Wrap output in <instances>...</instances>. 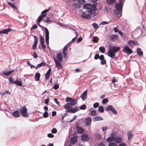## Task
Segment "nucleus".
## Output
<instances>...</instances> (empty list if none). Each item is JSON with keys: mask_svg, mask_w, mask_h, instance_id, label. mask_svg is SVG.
Here are the masks:
<instances>
[{"mask_svg": "<svg viewBox=\"0 0 146 146\" xmlns=\"http://www.w3.org/2000/svg\"><path fill=\"white\" fill-rule=\"evenodd\" d=\"M124 1H120L115 5V10L114 11V13L119 17H121L122 15V8Z\"/></svg>", "mask_w": 146, "mask_h": 146, "instance_id": "nucleus-1", "label": "nucleus"}, {"mask_svg": "<svg viewBox=\"0 0 146 146\" xmlns=\"http://www.w3.org/2000/svg\"><path fill=\"white\" fill-rule=\"evenodd\" d=\"M83 8L88 10L86 11L88 12L89 14H92L93 15L95 16L96 7L95 5L92 6L90 4L87 3L84 5Z\"/></svg>", "mask_w": 146, "mask_h": 146, "instance_id": "nucleus-2", "label": "nucleus"}, {"mask_svg": "<svg viewBox=\"0 0 146 146\" xmlns=\"http://www.w3.org/2000/svg\"><path fill=\"white\" fill-rule=\"evenodd\" d=\"M120 49L119 47H116L115 46H112L109 48V50L107 52V55L112 58L115 57V54Z\"/></svg>", "mask_w": 146, "mask_h": 146, "instance_id": "nucleus-3", "label": "nucleus"}, {"mask_svg": "<svg viewBox=\"0 0 146 146\" xmlns=\"http://www.w3.org/2000/svg\"><path fill=\"white\" fill-rule=\"evenodd\" d=\"M19 112L23 117H29V115L27 111V109L25 106H24L21 108Z\"/></svg>", "mask_w": 146, "mask_h": 146, "instance_id": "nucleus-4", "label": "nucleus"}, {"mask_svg": "<svg viewBox=\"0 0 146 146\" xmlns=\"http://www.w3.org/2000/svg\"><path fill=\"white\" fill-rule=\"evenodd\" d=\"M50 8H49L48 9H45L42 12L41 14L42 15L39 16L38 18L37 23H39L41 22L43 18L45 17L46 16V13L48 12L50 10Z\"/></svg>", "mask_w": 146, "mask_h": 146, "instance_id": "nucleus-5", "label": "nucleus"}, {"mask_svg": "<svg viewBox=\"0 0 146 146\" xmlns=\"http://www.w3.org/2000/svg\"><path fill=\"white\" fill-rule=\"evenodd\" d=\"M44 29H45V38L46 42L47 44H48L49 39V32L48 29L46 27H44Z\"/></svg>", "mask_w": 146, "mask_h": 146, "instance_id": "nucleus-6", "label": "nucleus"}, {"mask_svg": "<svg viewBox=\"0 0 146 146\" xmlns=\"http://www.w3.org/2000/svg\"><path fill=\"white\" fill-rule=\"evenodd\" d=\"M129 46L131 47H133L134 45H138L139 44L137 41L134 40H130L127 42Z\"/></svg>", "mask_w": 146, "mask_h": 146, "instance_id": "nucleus-7", "label": "nucleus"}, {"mask_svg": "<svg viewBox=\"0 0 146 146\" xmlns=\"http://www.w3.org/2000/svg\"><path fill=\"white\" fill-rule=\"evenodd\" d=\"M125 52L127 54H131L132 53V50L127 46H125L123 47Z\"/></svg>", "mask_w": 146, "mask_h": 146, "instance_id": "nucleus-8", "label": "nucleus"}, {"mask_svg": "<svg viewBox=\"0 0 146 146\" xmlns=\"http://www.w3.org/2000/svg\"><path fill=\"white\" fill-rule=\"evenodd\" d=\"M106 110L107 111H111L114 113L115 114H117V112L111 106H109L106 108Z\"/></svg>", "mask_w": 146, "mask_h": 146, "instance_id": "nucleus-9", "label": "nucleus"}, {"mask_svg": "<svg viewBox=\"0 0 146 146\" xmlns=\"http://www.w3.org/2000/svg\"><path fill=\"white\" fill-rule=\"evenodd\" d=\"M92 121V119L90 117L86 118L85 119L84 122L85 125L87 126H88L91 125Z\"/></svg>", "mask_w": 146, "mask_h": 146, "instance_id": "nucleus-10", "label": "nucleus"}, {"mask_svg": "<svg viewBox=\"0 0 146 146\" xmlns=\"http://www.w3.org/2000/svg\"><path fill=\"white\" fill-rule=\"evenodd\" d=\"M53 59L56 64V67L59 69H62V67L61 63L59 62L54 57Z\"/></svg>", "mask_w": 146, "mask_h": 146, "instance_id": "nucleus-11", "label": "nucleus"}, {"mask_svg": "<svg viewBox=\"0 0 146 146\" xmlns=\"http://www.w3.org/2000/svg\"><path fill=\"white\" fill-rule=\"evenodd\" d=\"M66 101L67 102H70L72 103L73 104H74V105L76 104H77V101L75 99H72L69 97L67 98L66 99Z\"/></svg>", "mask_w": 146, "mask_h": 146, "instance_id": "nucleus-12", "label": "nucleus"}, {"mask_svg": "<svg viewBox=\"0 0 146 146\" xmlns=\"http://www.w3.org/2000/svg\"><path fill=\"white\" fill-rule=\"evenodd\" d=\"M78 137L74 136L71 138L70 139V143L74 145L75 144L77 141Z\"/></svg>", "mask_w": 146, "mask_h": 146, "instance_id": "nucleus-13", "label": "nucleus"}, {"mask_svg": "<svg viewBox=\"0 0 146 146\" xmlns=\"http://www.w3.org/2000/svg\"><path fill=\"white\" fill-rule=\"evenodd\" d=\"M11 31V29L9 28L7 29H4L0 31V34H8L9 32Z\"/></svg>", "mask_w": 146, "mask_h": 146, "instance_id": "nucleus-14", "label": "nucleus"}, {"mask_svg": "<svg viewBox=\"0 0 146 146\" xmlns=\"http://www.w3.org/2000/svg\"><path fill=\"white\" fill-rule=\"evenodd\" d=\"M109 38L113 41H115L118 39V36L116 35H112L109 36Z\"/></svg>", "mask_w": 146, "mask_h": 146, "instance_id": "nucleus-15", "label": "nucleus"}, {"mask_svg": "<svg viewBox=\"0 0 146 146\" xmlns=\"http://www.w3.org/2000/svg\"><path fill=\"white\" fill-rule=\"evenodd\" d=\"M74 105V104H73L71 102L66 104L64 105V108L66 109H69L70 108Z\"/></svg>", "mask_w": 146, "mask_h": 146, "instance_id": "nucleus-16", "label": "nucleus"}, {"mask_svg": "<svg viewBox=\"0 0 146 146\" xmlns=\"http://www.w3.org/2000/svg\"><path fill=\"white\" fill-rule=\"evenodd\" d=\"M87 90L84 91L81 95L80 97L83 100H85L87 98Z\"/></svg>", "mask_w": 146, "mask_h": 146, "instance_id": "nucleus-17", "label": "nucleus"}, {"mask_svg": "<svg viewBox=\"0 0 146 146\" xmlns=\"http://www.w3.org/2000/svg\"><path fill=\"white\" fill-rule=\"evenodd\" d=\"M35 41L34 44L33 45L32 48L33 49H35L36 48V45L38 42V40L37 37L35 36H33Z\"/></svg>", "mask_w": 146, "mask_h": 146, "instance_id": "nucleus-18", "label": "nucleus"}, {"mask_svg": "<svg viewBox=\"0 0 146 146\" xmlns=\"http://www.w3.org/2000/svg\"><path fill=\"white\" fill-rule=\"evenodd\" d=\"M82 14L81 15V17L82 18L87 19L90 18L91 17L89 14H87L84 11L82 12Z\"/></svg>", "mask_w": 146, "mask_h": 146, "instance_id": "nucleus-19", "label": "nucleus"}, {"mask_svg": "<svg viewBox=\"0 0 146 146\" xmlns=\"http://www.w3.org/2000/svg\"><path fill=\"white\" fill-rule=\"evenodd\" d=\"M68 110L67 111V112H71L72 113H74L78 110V108H70L69 109H67Z\"/></svg>", "mask_w": 146, "mask_h": 146, "instance_id": "nucleus-20", "label": "nucleus"}, {"mask_svg": "<svg viewBox=\"0 0 146 146\" xmlns=\"http://www.w3.org/2000/svg\"><path fill=\"white\" fill-rule=\"evenodd\" d=\"M14 71V70H11L9 71H4L3 72V74L6 76H8L10 75Z\"/></svg>", "mask_w": 146, "mask_h": 146, "instance_id": "nucleus-21", "label": "nucleus"}, {"mask_svg": "<svg viewBox=\"0 0 146 146\" xmlns=\"http://www.w3.org/2000/svg\"><path fill=\"white\" fill-rule=\"evenodd\" d=\"M122 138L120 137H116L115 138L114 141L116 143H119L122 142Z\"/></svg>", "mask_w": 146, "mask_h": 146, "instance_id": "nucleus-22", "label": "nucleus"}, {"mask_svg": "<svg viewBox=\"0 0 146 146\" xmlns=\"http://www.w3.org/2000/svg\"><path fill=\"white\" fill-rule=\"evenodd\" d=\"M57 58L60 62H62V55L61 53H58L57 54Z\"/></svg>", "mask_w": 146, "mask_h": 146, "instance_id": "nucleus-23", "label": "nucleus"}, {"mask_svg": "<svg viewBox=\"0 0 146 146\" xmlns=\"http://www.w3.org/2000/svg\"><path fill=\"white\" fill-rule=\"evenodd\" d=\"M81 139L83 141H87L89 139V138L88 135L84 134L82 136Z\"/></svg>", "mask_w": 146, "mask_h": 146, "instance_id": "nucleus-24", "label": "nucleus"}, {"mask_svg": "<svg viewBox=\"0 0 146 146\" xmlns=\"http://www.w3.org/2000/svg\"><path fill=\"white\" fill-rule=\"evenodd\" d=\"M14 84H15L19 86H22L21 81L20 79L19 80H16L14 82Z\"/></svg>", "mask_w": 146, "mask_h": 146, "instance_id": "nucleus-25", "label": "nucleus"}, {"mask_svg": "<svg viewBox=\"0 0 146 146\" xmlns=\"http://www.w3.org/2000/svg\"><path fill=\"white\" fill-rule=\"evenodd\" d=\"M45 65V63L44 62H42L39 64H38L36 66H33V68H35L36 69H38V68L42 67L43 66H44Z\"/></svg>", "mask_w": 146, "mask_h": 146, "instance_id": "nucleus-26", "label": "nucleus"}, {"mask_svg": "<svg viewBox=\"0 0 146 146\" xmlns=\"http://www.w3.org/2000/svg\"><path fill=\"white\" fill-rule=\"evenodd\" d=\"M76 129L77 132L79 133H84V129L81 127L77 126Z\"/></svg>", "mask_w": 146, "mask_h": 146, "instance_id": "nucleus-27", "label": "nucleus"}, {"mask_svg": "<svg viewBox=\"0 0 146 146\" xmlns=\"http://www.w3.org/2000/svg\"><path fill=\"white\" fill-rule=\"evenodd\" d=\"M13 115L15 117H19L20 115L18 111L16 110L13 113Z\"/></svg>", "mask_w": 146, "mask_h": 146, "instance_id": "nucleus-28", "label": "nucleus"}, {"mask_svg": "<svg viewBox=\"0 0 146 146\" xmlns=\"http://www.w3.org/2000/svg\"><path fill=\"white\" fill-rule=\"evenodd\" d=\"M40 76V74L39 73H37L36 74L35 76V79L36 81H38L39 80Z\"/></svg>", "mask_w": 146, "mask_h": 146, "instance_id": "nucleus-29", "label": "nucleus"}, {"mask_svg": "<svg viewBox=\"0 0 146 146\" xmlns=\"http://www.w3.org/2000/svg\"><path fill=\"white\" fill-rule=\"evenodd\" d=\"M127 134L128 139L130 140L131 137L133 136V135L131 131H128L127 133Z\"/></svg>", "mask_w": 146, "mask_h": 146, "instance_id": "nucleus-30", "label": "nucleus"}, {"mask_svg": "<svg viewBox=\"0 0 146 146\" xmlns=\"http://www.w3.org/2000/svg\"><path fill=\"white\" fill-rule=\"evenodd\" d=\"M103 119L100 116H97L94 118L93 120L94 121H99L102 120Z\"/></svg>", "mask_w": 146, "mask_h": 146, "instance_id": "nucleus-31", "label": "nucleus"}, {"mask_svg": "<svg viewBox=\"0 0 146 146\" xmlns=\"http://www.w3.org/2000/svg\"><path fill=\"white\" fill-rule=\"evenodd\" d=\"M115 137L113 136L110 137L107 139V141L108 142L111 141H115Z\"/></svg>", "mask_w": 146, "mask_h": 146, "instance_id": "nucleus-32", "label": "nucleus"}, {"mask_svg": "<svg viewBox=\"0 0 146 146\" xmlns=\"http://www.w3.org/2000/svg\"><path fill=\"white\" fill-rule=\"evenodd\" d=\"M137 54H139L140 56H142L143 54V52L141 51V48H137Z\"/></svg>", "mask_w": 146, "mask_h": 146, "instance_id": "nucleus-33", "label": "nucleus"}, {"mask_svg": "<svg viewBox=\"0 0 146 146\" xmlns=\"http://www.w3.org/2000/svg\"><path fill=\"white\" fill-rule=\"evenodd\" d=\"M7 3L8 4L13 8L16 9L17 8V7L15 6L14 4L8 1L7 2Z\"/></svg>", "mask_w": 146, "mask_h": 146, "instance_id": "nucleus-34", "label": "nucleus"}, {"mask_svg": "<svg viewBox=\"0 0 146 146\" xmlns=\"http://www.w3.org/2000/svg\"><path fill=\"white\" fill-rule=\"evenodd\" d=\"M90 115L92 116H94L97 115L96 111L94 110H92L90 112Z\"/></svg>", "mask_w": 146, "mask_h": 146, "instance_id": "nucleus-35", "label": "nucleus"}, {"mask_svg": "<svg viewBox=\"0 0 146 146\" xmlns=\"http://www.w3.org/2000/svg\"><path fill=\"white\" fill-rule=\"evenodd\" d=\"M99 50L101 52L104 53L105 52V49L104 47H100L99 48Z\"/></svg>", "mask_w": 146, "mask_h": 146, "instance_id": "nucleus-36", "label": "nucleus"}, {"mask_svg": "<svg viewBox=\"0 0 146 146\" xmlns=\"http://www.w3.org/2000/svg\"><path fill=\"white\" fill-rule=\"evenodd\" d=\"M44 22L48 23L49 22H51V21L49 19V18L47 17H46V19H44Z\"/></svg>", "mask_w": 146, "mask_h": 146, "instance_id": "nucleus-37", "label": "nucleus"}, {"mask_svg": "<svg viewBox=\"0 0 146 146\" xmlns=\"http://www.w3.org/2000/svg\"><path fill=\"white\" fill-rule=\"evenodd\" d=\"M92 26L95 29H98L99 27L98 25L95 23H94L93 24Z\"/></svg>", "mask_w": 146, "mask_h": 146, "instance_id": "nucleus-38", "label": "nucleus"}, {"mask_svg": "<svg viewBox=\"0 0 146 146\" xmlns=\"http://www.w3.org/2000/svg\"><path fill=\"white\" fill-rule=\"evenodd\" d=\"M75 33L76 35V36L72 39L71 41L73 42H74L75 41L77 36H78V34L77 32V31H76L75 32Z\"/></svg>", "mask_w": 146, "mask_h": 146, "instance_id": "nucleus-39", "label": "nucleus"}, {"mask_svg": "<svg viewBox=\"0 0 146 146\" xmlns=\"http://www.w3.org/2000/svg\"><path fill=\"white\" fill-rule=\"evenodd\" d=\"M98 110L101 113H102L104 111V109L102 106H100L99 107Z\"/></svg>", "mask_w": 146, "mask_h": 146, "instance_id": "nucleus-40", "label": "nucleus"}, {"mask_svg": "<svg viewBox=\"0 0 146 146\" xmlns=\"http://www.w3.org/2000/svg\"><path fill=\"white\" fill-rule=\"evenodd\" d=\"M48 115V114L47 112L45 111L43 114V116L44 118L47 117Z\"/></svg>", "mask_w": 146, "mask_h": 146, "instance_id": "nucleus-41", "label": "nucleus"}, {"mask_svg": "<svg viewBox=\"0 0 146 146\" xmlns=\"http://www.w3.org/2000/svg\"><path fill=\"white\" fill-rule=\"evenodd\" d=\"M40 44L44 43V39L43 38L41 35H40Z\"/></svg>", "mask_w": 146, "mask_h": 146, "instance_id": "nucleus-42", "label": "nucleus"}, {"mask_svg": "<svg viewBox=\"0 0 146 146\" xmlns=\"http://www.w3.org/2000/svg\"><path fill=\"white\" fill-rule=\"evenodd\" d=\"M86 108V105L85 104L83 105L80 106V108L81 110H84Z\"/></svg>", "mask_w": 146, "mask_h": 146, "instance_id": "nucleus-43", "label": "nucleus"}, {"mask_svg": "<svg viewBox=\"0 0 146 146\" xmlns=\"http://www.w3.org/2000/svg\"><path fill=\"white\" fill-rule=\"evenodd\" d=\"M85 0H78L77 2L81 4H83L85 2Z\"/></svg>", "mask_w": 146, "mask_h": 146, "instance_id": "nucleus-44", "label": "nucleus"}, {"mask_svg": "<svg viewBox=\"0 0 146 146\" xmlns=\"http://www.w3.org/2000/svg\"><path fill=\"white\" fill-rule=\"evenodd\" d=\"M108 102V100L106 98H104L103 99L102 101V103L103 104H105Z\"/></svg>", "mask_w": 146, "mask_h": 146, "instance_id": "nucleus-45", "label": "nucleus"}, {"mask_svg": "<svg viewBox=\"0 0 146 146\" xmlns=\"http://www.w3.org/2000/svg\"><path fill=\"white\" fill-rule=\"evenodd\" d=\"M109 146H117V145L115 143H109Z\"/></svg>", "mask_w": 146, "mask_h": 146, "instance_id": "nucleus-46", "label": "nucleus"}, {"mask_svg": "<svg viewBox=\"0 0 146 146\" xmlns=\"http://www.w3.org/2000/svg\"><path fill=\"white\" fill-rule=\"evenodd\" d=\"M57 130L55 128H53L52 130H51V132L52 133H57Z\"/></svg>", "mask_w": 146, "mask_h": 146, "instance_id": "nucleus-47", "label": "nucleus"}, {"mask_svg": "<svg viewBox=\"0 0 146 146\" xmlns=\"http://www.w3.org/2000/svg\"><path fill=\"white\" fill-rule=\"evenodd\" d=\"M99 104L98 103L96 102L94 104L93 106L94 108H96L98 107Z\"/></svg>", "mask_w": 146, "mask_h": 146, "instance_id": "nucleus-48", "label": "nucleus"}, {"mask_svg": "<svg viewBox=\"0 0 146 146\" xmlns=\"http://www.w3.org/2000/svg\"><path fill=\"white\" fill-rule=\"evenodd\" d=\"M118 28H119V27L118 26H116V27H115L113 29L115 33H116L117 32H118V31H119L118 30Z\"/></svg>", "mask_w": 146, "mask_h": 146, "instance_id": "nucleus-49", "label": "nucleus"}, {"mask_svg": "<svg viewBox=\"0 0 146 146\" xmlns=\"http://www.w3.org/2000/svg\"><path fill=\"white\" fill-rule=\"evenodd\" d=\"M37 28V25H33V27L31 28V30Z\"/></svg>", "mask_w": 146, "mask_h": 146, "instance_id": "nucleus-50", "label": "nucleus"}, {"mask_svg": "<svg viewBox=\"0 0 146 146\" xmlns=\"http://www.w3.org/2000/svg\"><path fill=\"white\" fill-rule=\"evenodd\" d=\"M68 47V46H67V45L65 46L63 48V52H66L67 50V48Z\"/></svg>", "mask_w": 146, "mask_h": 146, "instance_id": "nucleus-51", "label": "nucleus"}, {"mask_svg": "<svg viewBox=\"0 0 146 146\" xmlns=\"http://www.w3.org/2000/svg\"><path fill=\"white\" fill-rule=\"evenodd\" d=\"M106 63V61L105 59L102 60L101 62V64L102 65H105Z\"/></svg>", "mask_w": 146, "mask_h": 146, "instance_id": "nucleus-52", "label": "nucleus"}, {"mask_svg": "<svg viewBox=\"0 0 146 146\" xmlns=\"http://www.w3.org/2000/svg\"><path fill=\"white\" fill-rule=\"evenodd\" d=\"M99 58V55L98 54H95L94 57V59L95 60H97Z\"/></svg>", "mask_w": 146, "mask_h": 146, "instance_id": "nucleus-53", "label": "nucleus"}, {"mask_svg": "<svg viewBox=\"0 0 146 146\" xmlns=\"http://www.w3.org/2000/svg\"><path fill=\"white\" fill-rule=\"evenodd\" d=\"M99 58L100 60H103L104 59V56L103 55H101L99 56Z\"/></svg>", "mask_w": 146, "mask_h": 146, "instance_id": "nucleus-54", "label": "nucleus"}, {"mask_svg": "<svg viewBox=\"0 0 146 146\" xmlns=\"http://www.w3.org/2000/svg\"><path fill=\"white\" fill-rule=\"evenodd\" d=\"M93 41L95 43H96L98 42V40H97V37H94L93 38Z\"/></svg>", "mask_w": 146, "mask_h": 146, "instance_id": "nucleus-55", "label": "nucleus"}, {"mask_svg": "<svg viewBox=\"0 0 146 146\" xmlns=\"http://www.w3.org/2000/svg\"><path fill=\"white\" fill-rule=\"evenodd\" d=\"M54 100L55 102L58 106H60V103L57 100L56 98H54Z\"/></svg>", "mask_w": 146, "mask_h": 146, "instance_id": "nucleus-56", "label": "nucleus"}, {"mask_svg": "<svg viewBox=\"0 0 146 146\" xmlns=\"http://www.w3.org/2000/svg\"><path fill=\"white\" fill-rule=\"evenodd\" d=\"M51 70L50 68H49L48 70V71L46 73V74H47V75H50L51 73Z\"/></svg>", "mask_w": 146, "mask_h": 146, "instance_id": "nucleus-57", "label": "nucleus"}, {"mask_svg": "<svg viewBox=\"0 0 146 146\" xmlns=\"http://www.w3.org/2000/svg\"><path fill=\"white\" fill-rule=\"evenodd\" d=\"M59 87V86L58 85H55L54 87L53 88L55 90H56L58 89Z\"/></svg>", "mask_w": 146, "mask_h": 146, "instance_id": "nucleus-58", "label": "nucleus"}, {"mask_svg": "<svg viewBox=\"0 0 146 146\" xmlns=\"http://www.w3.org/2000/svg\"><path fill=\"white\" fill-rule=\"evenodd\" d=\"M48 137L50 138H52L54 137V135L52 133H50L48 134Z\"/></svg>", "mask_w": 146, "mask_h": 146, "instance_id": "nucleus-59", "label": "nucleus"}, {"mask_svg": "<svg viewBox=\"0 0 146 146\" xmlns=\"http://www.w3.org/2000/svg\"><path fill=\"white\" fill-rule=\"evenodd\" d=\"M108 23V22L106 21H102L101 24H100V25H104L106 24H107Z\"/></svg>", "mask_w": 146, "mask_h": 146, "instance_id": "nucleus-60", "label": "nucleus"}, {"mask_svg": "<svg viewBox=\"0 0 146 146\" xmlns=\"http://www.w3.org/2000/svg\"><path fill=\"white\" fill-rule=\"evenodd\" d=\"M49 102V100L47 99L45 100L44 103L47 105H48V102Z\"/></svg>", "mask_w": 146, "mask_h": 146, "instance_id": "nucleus-61", "label": "nucleus"}, {"mask_svg": "<svg viewBox=\"0 0 146 146\" xmlns=\"http://www.w3.org/2000/svg\"><path fill=\"white\" fill-rule=\"evenodd\" d=\"M108 129V127L107 126H105L102 127V129L103 131L107 130Z\"/></svg>", "mask_w": 146, "mask_h": 146, "instance_id": "nucleus-62", "label": "nucleus"}, {"mask_svg": "<svg viewBox=\"0 0 146 146\" xmlns=\"http://www.w3.org/2000/svg\"><path fill=\"white\" fill-rule=\"evenodd\" d=\"M40 44H41V45L42 48L43 50H44L46 48V47H45V45L44 43H41Z\"/></svg>", "mask_w": 146, "mask_h": 146, "instance_id": "nucleus-63", "label": "nucleus"}, {"mask_svg": "<svg viewBox=\"0 0 146 146\" xmlns=\"http://www.w3.org/2000/svg\"><path fill=\"white\" fill-rule=\"evenodd\" d=\"M117 81L116 80L115 77H113L112 80V82L113 83H115V82H117Z\"/></svg>", "mask_w": 146, "mask_h": 146, "instance_id": "nucleus-64", "label": "nucleus"}]
</instances>
